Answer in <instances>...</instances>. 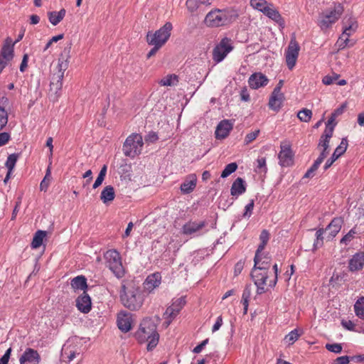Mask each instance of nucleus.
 I'll use <instances>...</instances> for the list:
<instances>
[{"instance_id": "f257e3e1", "label": "nucleus", "mask_w": 364, "mask_h": 364, "mask_svg": "<svg viewBox=\"0 0 364 364\" xmlns=\"http://www.w3.org/2000/svg\"><path fill=\"white\" fill-rule=\"evenodd\" d=\"M134 337L139 343L148 342L146 349L149 351L152 350L157 346L159 340V334L154 321L148 318L143 319L134 333Z\"/></svg>"}, {"instance_id": "f03ea898", "label": "nucleus", "mask_w": 364, "mask_h": 364, "mask_svg": "<svg viewBox=\"0 0 364 364\" xmlns=\"http://www.w3.org/2000/svg\"><path fill=\"white\" fill-rule=\"evenodd\" d=\"M272 271L262 270L261 268H253L251 272V277L255 286L257 293L262 294L267 291L268 287H274L277 282L278 267L274 264Z\"/></svg>"}, {"instance_id": "7ed1b4c3", "label": "nucleus", "mask_w": 364, "mask_h": 364, "mask_svg": "<svg viewBox=\"0 0 364 364\" xmlns=\"http://www.w3.org/2000/svg\"><path fill=\"white\" fill-rule=\"evenodd\" d=\"M238 17L236 11L230 9H214L209 11L204 19L208 27L218 28L227 26L235 21Z\"/></svg>"}, {"instance_id": "20e7f679", "label": "nucleus", "mask_w": 364, "mask_h": 364, "mask_svg": "<svg viewBox=\"0 0 364 364\" xmlns=\"http://www.w3.org/2000/svg\"><path fill=\"white\" fill-rule=\"evenodd\" d=\"M120 298L123 305L131 311L139 309L144 303L139 289L132 284H122Z\"/></svg>"}, {"instance_id": "39448f33", "label": "nucleus", "mask_w": 364, "mask_h": 364, "mask_svg": "<svg viewBox=\"0 0 364 364\" xmlns=\"http://www.w3.org/2000/svg\"><path fill=\"white\" fill-rule=\"evenodd\" d=\"M173 26L171 22H166L162 27L155 32L149 31L146 36L149 45L164 46L171 36Z\"/></svg>"}, {"instance_id": "423d86ee", "label": "nucleus", "mask_w": 364, "mask_h": 364, "mask_svg": "<svg viewBox=\"0 0 364 364\" xmlns=\"http://www.w3.org/2000/svg\"><path fill=\"white\" fill-rule=\"evenodd\" d=\"M343 12V8L338 4L333 9L321 13L318 21V26L322 31H326L341 18Z\"/></svg>"}, {"instance_id": "0eeeda50", "label": "nucleus", "mask_w": 364, "mask_h": 364, "mask_svg": "<svg viewBox=\"0 0 364 364\" xmlns=\"http://www.w3.org/2000/svg\"><path fill=\"white\" fill-rule=\"evenodd\" d=\"M143 139L139 134L129 135L123 144V152L126 156L134 158L139 155L143 147Z\"/></svg>"}, {"instance_id": "6e6552de", "label": "nucleus", "mask_w": 364, "mask_h": 364, "mask_svg": "<svg viewBox=\"0 0 364 364\" xmlns=\"http://www.w3.org/2000/svg\"><path fill=\"white\" fill-rule=\"evenodd\" d=\"M107 266L117 278H122L124 275V269L122 266L119 253L115 250H109L105 254Z\"/></svg>"}, {"instance_id": "1a4fd4ad", "label": "nucleus", "mask_w": 364, "mask_h": 364, "mask_svg": "<svg viewBox=\"0 0 364 364\" xmlns=\"http://www.w3.org/2000/svg\"><path fill=\"white\" fill-rule=\"evenodd\" d=\"M233 48L232 41L227 37L223 38L213 50L212 55L213 61L215 63L222 62Z\"/></svg>"}, {"instance_id": "9d476101", "label": "nucleus", "mask_w": 364, "mask_h": 364, "mask_svg": "<svg viewBox=\"0 0 364 364\" xmlns=\"http://www.w3.org/2000/svg\"><path fill=\"white\" fill-rule=\"evenodd\" d=\"M299 50L300 46L297 43L295 37H294L290 40V42L285 52L286 63L289 70H292L295 66L299 56Z\"/></svg>"}, {"instance_id": "9b49d317", "label": "nucleus", "mask_w": 364, "mask_h": 364, "mask_svg": "<svg viewBox=\"0 0 364 364\" xmlns=\"http://www.w3.org/2000/svg\"><path fill=\"white\" fill-rule=\"evenodd\" d=\"M280 151L278 154L279 164L283 167H289L294 164V154L291 145L287 141H282L280 144Z\"/></svg>"}, {"instance_id": "f8f14e48", "label": "nucleus", "mask_w": 364, "mask_h": 364, "mask_svg": "<svg viewBox=\"0 0 364 364\" xmlns=\"http://www.w3.org/2000/svg\"><path fill=\"white\" fill-rule=\"evenodd\" d=\"M70 56L60 55L58 59V65L56 67L57 71L53 74L50 83H60L63 85V80L64 77V73L68 69L69 65Z\"/></svg>"}, {"instance_id": "ddd939ff", "label": "nucleus", "mask_w": 364, "mask_h": 364, "mask_svg": "<svg viewBox=\"0 0 364 364\" xmlns=\"http://www.w3.org/2000/svg\"><path fill=\"white\" fill-rule=\"evenodd\" d=\"M185 304V299L181 297L173 301L172 304L166 309L164 316L166 318H169L168 324L179 314Z\"/></svg>"}, {"instance_id": "4468645a", "label": "nucleus", "mask_w": 364, "mask_h": 364, "mask_svg": "<svg viewBox=\"0 0 364 364\" xmlns=\"http://www.w3.org/2000/svg\"><path fill=\"white\" fill-rule=\"evenodd\" d=\"M343 221L341 218H334L324 229L325 237L328 240H333L340 232Z\"/></svg>"}, {"instance_id": "2eb2a0df", "label": "nucleus", "mask_w": 364, "mask_h": 364, "mask_svg": "<svg viewBox=\"0 0 364 364\" xmlns=\"http://www.w3.org/2000/svg\"><path fill=\"white\" fill-rule=\"evenodd\" d=\"M133 323L132 315L125 311H121L117 315V323L118 328L124 333L132 329Z\"/></svg>"}, {"instance_id": "dca6fc26", "label": "nucleus", "mask_w": 364, "mask_h": 364, "mask_svg": "<svg viewBox=\"0 0 364 364\" xmlns=\"http://www.w3.org/2000/svg\"><path fill=\"white\" fill-rule=\"evenodd\" d=\"M40 361L38 351L31 348H26L19 358L20 364H38Z\"/></svg>"}, {"instance_id": "f3484780", "label": "nucleus", "mask_w": 364, "mask_h": 364, "mask_svg": "<svg viewBox=\"0 0 364 364\" xmlns=\"http://www.w3.org/2000/svg\"><path fill=\"white\" fill-rule=\"evenodd\" d=\"M269 79L262 73H255L250 75L248 83L252 89H259L267 85Z\"/></svg>"}, {"instance_id": "a211bd4d", "label": "nucleus", "mask_w": 364, "mask_h": 364, "mask_svg": "<svg viewBox=\"0 0 364 364\" xmlns=\"http://www.w3.org/2000/svg\"><path fill=\"white\" fill-rule=\"evenodd\" d=\"M333 136V128L325 129L323 134L321 135L318 148L321 149L320 154H324V159L328 154V148L330 139Z\"/></svg>"}, {"instance_id": "6ab92c4d", "label": "nucleus", "mask_w": 364, "mask_h": 364, "mask_svg": "<svg viewBox=\"0 0 364 364\" xmlns=\"http://www.w3.org/2000/svg\"><path fill=\"white\" fill-rule=\"evenodd\" d=\"M347 147L348 140L346 138H343L342 139L339 146L335 149L331 159H328L327 161L326 162L323 166L324 170H327L328 168H329L332 166L333 162L346 152Z\"/></svg>"}, {"instance_id": "aec40b11", "label": "nucleus", "mask_w": 364, "mask_h": 364, "mask_svg": "<svg viewBox=\"0 0 364 364\" xmlns=\"http://www.w3.org/2000/svg\"><path fill=\"white\" fill-rule=\"evenodd\" d=\"M364 267V252H358L353 255L348 262V269L350 272L361 270Z\"/></svg>"}, {"instance_id": "412c9836", "label": "nucleus", "mask_w": 364, "mask_h": 364, "mask_svg": "<svg viewBox=\"0 0 364 364\" xmlns=\"http://www.w3.org/2000/svg\"><path fill=\"white\" fill-rule=\"evenodd\" d=\"M161 282V276L159 272L149 275L144 282V289L151 293L154 289L158 287Z\"/></svg>"}, {"instance_id": "4be33fe9", "label": "nucleus", "mask_w": 364, "mask_h": 364, "mask_svg": "<svg viewBox=\"0 0 364 364\" xmlns=\"http://www.w3.org/2000/svg\"><path fill=\"white\" fill-rule=\"evenodd\" d=\"M254 267L261 268L262 270L270 271L271 258L267 255H264L262 252H256L254 258Z\"/></svg>"}, {"instance_id": "5701e85b", "label": "nucleus", "mask_w": 364, "mask_h": 364, "mask_svg": "<svg viewBox=\"0 0 364 364\" xmlns=\"http://www.w3.org/2000/svg\"><path fill=\"white\" fill-rule=\"evenodd\" d=\"M232 129V124L228 120L221 121L216 127L215 132V138L218 139H223L226 138Z\"/></svg>"}, {"instance_id": "b1692460", "label": "nucleus", "mask_w": 364, "mask_h": 364, "mask_svg": "<svg viewBox=\"0 0 364 364\" xmlns=\"http://www.w3.org/2000/svg\"><path fill=\"white\" fill-rule=\"evenodd\" d=\"M91 299L88 294L83 292V294L79 296L76 299V306L77 309L84 313L87 314L91 310Z\"/></svg>"}, {"instance_id": "393cba45", "label": "nucleus", "mask_w": 364, "mask_h": 364, "mask_svg": "<svg viewBox=\"0 0 364 364\" xmlns=\"http://www.w3.org/2000/svg\"><path fill=\"white\" fill-rule=\"evenodd\" d=\"M207 225L205 221H189L183 225L182 232L184 235H192L198 232Z\"/></svg>"}, {"instance_id": "a878e982", "label": "nucleus", "mask_w": 364, "mask_h": 364, "mask_svg": "<svg viewBox=\"0 0 364 364\" xmlns=\"http://www.w3.org/2000/svg\"><path fill=\"white\" fill-rule=\"evenodd\" d=\"M284 99V95L282 92H272L268 103L269 107L274 111H279Z\"/></svg>"}, {"instance_id": "bb28decb", "label": "nucleus", "mask_w": 364, "mask_h": 364, "mask_svg": "<svg viewBox=\"0 0 364 364\" xmlns=\"http://www.w3.org/2000/svg\"><path fill=\"white\" fill-rule=\"evenodd\" d=\"M197 177L195 174L188 175L185 181L181 184V191L183 193L187 194L191 193L196 188Z\"/></svg>"}, {"instance_id": "cd10ccee", "label": "nucleus", "mask_w": 364, "mask_h": 364, "mask_svg": "<svg viewBox=\"0 0 364 364\" xmlns=\"http://www.w3.org/2000/svg\"><path fill=\"white\" fill-rule=\"evenodd\" d=\"M264 14L279 25H282L284 23L279 11L274 8L272 4H270L267 9L264 10Z\"/></svg>"}, {"instance_id": "c85d7f7f", "label": "nucleus", "mask_w": 364, "mask_h": 364, "mask_svg": "<svg viewBox=\"0 0 364 364\" xmlns=\"http://www.w3.org/2000/svg\"><path fill=\"white\" fill-rule=\"evenodd\" d=\"M246 191L245 182L242 178H237L232 183L230 193L232 196H238L244 193Z\"/></svg>"}, {"instance_id": "c756f323", "label": "nucleus", "mask_w": 364, "mask_h": 364, "mask_svg": "<svg viewBox=\"0 0 364 364\" xmlns=\"http://www.w3.org/2000/svg\"><path fill=\"white\" fill-rule=\"evenodd\" d=\"M358 28V23L355 18H350L343 22V36H352Z\"/></svg>"}, {"instance_id": "7c9ffc66", "label": "nucleus", "mask_w": 364, "mask_h": 364, "mask_svg": "<svg viewBox=\"0 0 364 364\" xmlns=\"http://www.w3.org/2000/svg\"><path fill=\"white\" fill-rule=\"evenodd\" d=\"M213 0H187L186 5L188 10L193 13L197 11L201 6H210Z\"/></svg>"}, {"instance_id": "2f4dec72", "label": "nucleus", "mask_w": 364, "mask_h": 364, "mask_svg": "<svg viewBox=\"0 0 364 364\" xmlns=\"http://www.w3.org/2000/svg\"><path fill=\"white\" fill-rule=\"evenodd\" d=\"M115 197L114 189L112 186H107L100 194V199L104 203L112 201Z\"/></svg>"}, {"instance_id": "473e14b6", "label": "nucleus", "mask_w": 364, "mask_h": 364, "mask_svg": "<svg viewBox=\"0 0 364 364\" xmlns=\"http://www.w3.org/2000/svg\"><path fill=\"white\" fill-rule=\"evenodd\" d=\"M47 235V232L45 231V230H37L34 235H33V240L31 243V246L32 247V249H38V247H40L43 242V240L45 239V237H46Z\"/></svg>"}, {"instance_id": "72a5a7b5", "label": "nucleus", "mask_w": 364, "mask_h": 364, "mask_svg": "<svg viewBox=\"0 0 364 364\" xmlns=\"http://www.w3.org/2000/svg\"><path fill=\"white\" fill-rule=\"evenodd\" d=\"M65 10L64 9H60L59 11H50L48 12L49 21L53 25L56 26L58 24L65 16Z\"/></svg>"}, {"instance_id": "f704fd0d", "label": "nucleus", "mask_w": 364, "mask_h": 364, "mask_svg": "<svg viewBox=\"0 0 364 364\" xmlns=\"http://www.w3.org/2000/svg\"><path fill=\"white\" fill-rule=\"evenodd\" d=\"M71 287L75 290H82L83 292L87 289V279L84 276H77L72 279Z\"/></svg>"}, {"instance_id": "c9c22d12", "label": "nucleus", "mask_w": 364, "mask_h": 364, "mask_svg": "<svg viewBox=\"0 0 364 364\" xmlns=\"http://www.w3.org/2000/svg\"><path fill=\"white\" fill-rule=\"evenodd\" d=\"M324 160V154H320L313 165L307 170L304 175V178H312L315 175V172Z\"/></svg>"}, {"instance_id": "e433bc0d", "label": "nucleus", "mask_w": 364, "mask_h": 364, "mask_svg": "<svg viewBox=\"0 0 364 364\" xmlns=\"http://www.w3.org/2000/svg\"><path fill=\"white\" fill-rule=\"evenodd\" d=\"M63 85L60 83L50 84V97L53 101H57L60 96Z\"/></svg>"}, {"instance_id": "4c0bfd02", "label": "nucleus", "mask_w": 364, "mask_h": 364, "mask_svg": "<svg viewBox=\"0 0 364 364\" xmlns=\"http://www.w3.org/2000/svg\"><path fill=\"white\" fill-rule=\"evenodd\" d=\"M178 82V77L175 74L168 75L159 81L161 86H174Z\"/></svg>"}, {"instance_id": "58836bf2", "label": "nucleus", "mask_w": 364, "mask_h": 364, "mask_svg": "<svg viewBox=\"0 0 364 364\" xmlns=\"http://www.w3.org/2000/svg\"><path fill=\"white\" fill-rule=\"evenodd\" d=\"M0 55L10 61L14 57V46L9 43H5L1 48Z\"/></svg>"}, {"instance_id": "ea45409f", "label": "nucleus", "mask_w": 364, "mask_h": 364, "mask_svg": "<svg viewBox=\"0 0 364 364\" xmlns=\"http://www.w3.org/2000/svg\"><path fill=\"white\" fill-rule=\"evenodd\" d=\"M354 311L358 318L364 319V296L360 297L356 301L354 304Z\"/></svg>"}, {"instance_id": "a19ab883", "label": "nucleus", "mask_w": 364, "mask_h": 364, "mask_svg": "<svg viewBox=\"0 0 364 364\" xmlns=\"http://www.w3.org/2000/svg\"><path fill=\"white\" fill-rule=\"evenodd\" d=\"M301 335L302 331H299L296 328L294 329L284 337V341L287 343L289 346L293 345Z\"/></svg>"}, {"instance_id": "79ce46f5", "label": "nucleus", "mask_w": 364, "mask_h": 364, "mask_svg": "<svg viewBox=\"0 0 364 364\" xmlns=\"http://www.w3.org/2000/svg\"><path fill=\"white\" fill-rule=\"evenodd\" d=\"M51 179H52V176H51V170H50V167L48 166L47 168V170H46V175L43 178V179L42 180V181L40 183V190L41 191H46L50 186V183L51 181Z\"/></svg>"}, {"instance_id": "37998d69", "label": "nucleus", "mask_w": 364, "mask_h": 364, "mask_svg": "<svg viewBox=\"0 0 364 364\" xmlns=\"http://www.w3.org/2000/svg\"><path fill=\"white\" fill-rule=\"evenodd\" d=\"M269 240V233L267 230H263L259 235L260 243L256 252H262Z\"/></svg>"}, {"instance_id": "c03bdc74", "label": "nucleus", "mask_w": 364, "mask_h": 364, "mask_svg": "<svg viewBox=\"0 0 364 364\" xmlns=\"http://www.w3.org/2000/svg\"><path fill=\"white\" fill-rule=\"evenodd\" d=\"M269 4L266 0H250L251 6L263 14Z\"/></svg>"}, {"instance_id": "a18cd8bd", "label": "nucleus", "mask_w": 364, "mask_h": 364, "mask_svg": "<svg viewBox=\"0 0 364 364\" xmlns=\"http://www.w3.org/2000/svg\"><path fill=\"white\" fill-rule=\"evenodd\" d=\"M297 117L301 121L308 122L312 117V112L308 109H303L299 112Z\"/></svg>"}, {"instance_id": "49530a36", "label": "nucleus", "mask_w": 364, "mask_h": 364, "mask_svg": "<svg viewBox=\"0 0 364 364\" xmlns=\"http://www.w3.org/2000/svg\"><path fill=\"white\" fill-rule=\"evenodd\" d=\"M237 168V164L235 162L228 164L225 166L224 170L221 173L222 178H226L231 173L235 172Z\"/></svg>"}, {"instance_id": "de8ad7c7", "label": "nucleus", "mask_w": 364, "mask_h": 364, "mask_svg": "<svg viewBox=\"0 0 364 364\" xmlns=\"http://www.w3.org/2000/svg\"><path fill=\"white\" fill-rule=\"evenodd\" d=\"M18 154H12L8 156L7 160L5 163V166L8 168V170L13 171L18 160Z\"/></svg>"}, {"instance_id": "09e8293b", "label": "nucleus", "mask_w": 364, "mask_h": 364, "mask_svg": "<svg viewBox=\"0 0 364 364\" xmlns=\"http://www.w3.org/2000/svg\"><path fill=\"white\" fill-rule=\"evenodd\" d=\"M349 37V36H343V33H342L341 36L338 38L336 43L338 50H343L348 46V43L350 42Z\"/></svg>"}, {"instance_id": "8fccbe9b", "label": "nucleus", "mask_w": 364, "mask_h": 364, "mask_svg": "<svg viewBox=\"0 0 364 364\" xmlns=\"http://www.w3.org/2000/svg\"><path fill=\"white\" fill-rule=\"evenodd\" d=\"M340 77V75L333 73L332 75H328L323 77L322 82L324 85H330L333 83H336L337 80Z\"/></svg>"}, {"instance_id": "3c124183", "label": "nucleus", "mask_w": 364, "mask_h": 364, "mask_svg": "<svg viewBox=\"0 0 364 364\" xmlns=\"http://www.w3.org/2000/svg\"><path fill=\"white\" fill-rule=\"evenodd\" d=\"M357 233L355 228L351 229L346 235H345L341 240V244L348 245L349 244L353 239L355 237V234Z\"/></svg>"}, {"instance_id": "603ef678", "label": "nucleus", "mask_w": 364, "mask_h": 364, "mask_svg": "<svg viewBox=\"0 0 364 364\" xmlns=\"http://www.w3.org/2000/svg\"><path fill=\"white\" fill-rule=\"evenodd\" d=\"M8 122L7 112L0 106V131L6 125Z\"/></svg>"}, {"instance_id": "864d4df0", "label": "nucleus", "mask_w": 364, "mask_h": 364, "mask_svg": "<svg viewBox=\"0 0 364 364\" xmlns=\"http://www.w3.org/2000/svg\"><path fill=\"white\" fill-rule=\"evenodd\" d=\"M326 348L331 352L340 353L342 351L343 348L340 343H327L326 345Z\"/></svg>"}, {"instance_id": "5fc2aeb1", "label": "nucleus", "mask_w": 364, "mask_h": 364, "mask_svg": "<svg viewBox=\"0 0 364 364\" xmlns=\"http://www.w3.org/2000/svg\"><path fill=\"white\" fill-rule=\"evenodd\" d=\"M259 132H260L259 129H257L252 132L247 134L245 138V144H249L251 142H252L254 140H255L257 139V137L258 136Z\"/></svg>"}, {"instance_id": "6e6d98bb", "label": "nucleus", "mask_w": 364, "mask_h": 364, "mask_svg": "<svg viewBox=\"0 0 364 364\" xmlns=\"http://www.w3.org/2000/svg\"><path fill=\"white\" fill-rule=\"evenodd\" d=\"M257 168L259 171H262L266 173L267 171V168L266 166V159L264 157L258 158L257 159Z\"/></svg>"}, {"instance_id": "4d7b16f0", "label": "nucleus", "mask_w": 364, "mask_h": 364, "mask_svg": "<svg viewBox=\"0 0 364 364\" xmlns=\"http://www.w3.org/2000/svg\"><path fill=\"white\" fill-rule=\"evenodd\" d=\"M11 139V136L8 132L0 133V146L6 144Z\"/></svg>"}, {"instance_id": "13d9d810", "label": "nucleus", "mask_w": 364, "mask_h": 364, "mask_svg": "<svg viewBox=\"0 0 364 364\" xmlns=\"http://www.w3.org/2000/svg\"><path fill=\"white\" fill-rule=\"evenodd\" d=\"M254 200H251L250 202L245 206V211L243 214L245 218L250 217L252 214V210L254 208Z\"/></svg>"}, {"instance_id": "bf43d9fd", "label": "nucleus", "mask_w": 364, "mask_h": 364, "mask_svg": "<svg viewBox=\"0 0 364 364\" xmlns=\"http://www.w3.org/2000/svg\"><path fill=\"white\" fill-rule=\"evenodd\" d=\"M11 351V348H9L6 350L4 355L0 358V364H8Z\"/></svg>"}, {"instance_id": "052dcab7", "label": "nucleus", "mask_w": 364, "mask_h": 364, "mask_svg": "<svg viewBox=\"0 0 364 364\" xmlns=\"http://www.w3.org/2000/svg\"><path fill=\"white\" fill-rule=\"evenodd\" d=\"M346 107H347V103L345 102V103L342 104L339 107L336 109L332 112V114L337 118L338 116L341 115L344 112Z\"/></svg>"}, {"instance_id": "680f3d73", "label": "nucleus", "mask_w": 364, "mask_h": 364, "mask_svg": "<svg viewBox=\"0 0 364 364\" xmlns=\"http://www.w3.org/2000/svg\"><path fill=\"white\" fill-rule=\"evenodd\" d=\"M350 362L349 357L347 355L341 356L334 360L333 364H348Z\"/></svg>"}, {"instance_id": "e2e57ef3", "label": "nucleus", "mask_w": 364, "mask_h": 364, "mask_svg": "<svg viewBox=\"0 0 364 364\" xmlns=\"http://www.w3.org/2000/svg\"><path fill=\"white\" fill-rule=\"evenodd\" d=\"M208 343V339H205L200 344L196 346L193 350V352L195 353H199L202 351L203 348L205 346V345Z\"/></svg>"}, {"instance_id": "0e129e2a", "label": "nucleus", "mask_w": 364, "mask_h": 364, "mask_svg": "<svg viewBox=\"0 0 364 364\" xmlns=\"http://www.w3.org/2000/svg\"><path fill=\"white\" fill-rule=\"evenodd\" d=\"M336 119V117L331 113V114L328 120V122L326 124V129L333 128V131L334 127L336 124V123L335 122Z\"/></svg>"}, {"instance_id": "69168bd1", "label": "nucleus", "mask_w": 364, "mask_h": 364, "mask_svg": "<svg viewBox=\"0 0 364 364\" xmlns=\"http://www.w3.org/2000/svg\"><path fill=\"white\" fill-rule=\"evenodd\" d=\"M222 325H223V317H222V316H219L217 318L216 321L213 326L212 331L215 332V331H218Z\"/></svg>"}, {"instance_id": "338daca9", "label": "nucleus", "mask_w": 364, "mask_h": 364, "mask_svg": "<svg viewBox=\"0 0 364 364\" xmlns=\"http://www.w3.org/2000/svg\"><path fill=\"white\" fill-rule=\"evenodd\" d=\"M341 324L342 326L346 328V329L348 330H350V331H353L354 328H355V324L353 322H352L351 321H345V320H343L341 321Z\"/></svg>"}, {"instance_id": "774afa93", "label": "nucleus", "mask_w": 364, "mask_h": 364, "mask_svg": "<svg viewBox=\"0 0 364 364\" xmlns=\"http://www.w3.org/2000/svg\"><path fill=\"white\" fill-rule=\"evenodd\" d=\"M251 296V287L250 286H246L243 290L242 295V299H250Z\"/></svg>"}]
</instances>
